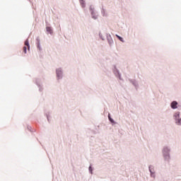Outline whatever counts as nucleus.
Segmentation results:
<instances>
[{
  "mask_svg": "<svg viewBox=\"0 0 181 181\" xmlns=\"http://www.w3.org/2000/svg\"><path fill=\"white\" fill-rule=\"evenodd\" d=\"M25 46H27L28 50L30 49V46H29V40H27L25 41Z\"/></svg>",
  "mask_w": 181,
  "mask_h": 181,
  "instance_id": "obj_3",
  "label": "nucleus"
},
{
  "mask_svg": "<svg viewBox=\"0 0 181 181\" xmlns=\"http://www.w3.org/2000/svg\"><path fill=\"white\" fill-rule=\"evenodd\" d=\"M23 52H24L25 54H26V52H27V50H28V47H26V46L23 47Z\"/></svg>",
  "mask_w": 181,
  "mask_h": 181,
  "instance_id": "obj_8",
  "label": "nucleus"
},
{
  "mask_svg": "<svg viewBox=\"0 0 181 181\" xmlns=\"http://www.w3.org/2000/svg\"><path fill=\"white\" fill-rule=\"evenodd\" d=\"M116 37L117 39H119V40H120V42H124V38H122V37H119L118 35H116Z\"/></svg>",
  "mask_w": 181,
  "mask_h": 181,
  "instance_id": "obj_5",
  "label": "nucleus"
},
{
  "mask_svg": "<svg viewBox=\"0 0 181 181\" xmlns=\"http://www.w3.org/2000/svg\"><path fill=\"white\" fill-rule=\"evenodd\" d=\"M175 118H176V121H177L176 122H177L179 125H181V119H179V113L176 114Z\"/></svg>",
  "mask_w": 181,
  "mask_h": 181,
  "instance_id": "obj_2",
  "label": "nucleus"
},
{
  "mask_svg": "<svg viewBox=\"0 0 181 181\" xmlns=\"http://www.w3.org/2000/svg\"><path fill=\"white\" fill-rule=\"evenodd\" d=\"M108 119H109V121H110V122L114 124V119H112V118H111V116L110 114L108 115Z\"/></svg>",
  "mask_w": 181,
  "mask_h": 181,
  "instance_id": "obj_7",
  "label": "nucleus"
},
{
  "mask_svg": "<svg viewBox=\"0 0 181 181\" xmlns=\"http://www.w3.org/2000/svg\"><path fill=\"white\" fill-rule=\"evenodd\" d=\"M60 74H62V71L60 70H57V77H60Z\"/></svg>",
  "mask_w": 181,
  "mask_h": 181,
  "instance_id": "obj_6",
  "label": "nucleus"
},
{
  "mask_svg": "<svg viewBox=\"0 0 181 181\" xmlns=\"http://www.w3.org/2000/svg\"><path fill=\"white\" fill-rule=\"evenodd\" d=\"M81 4L83 8H84L85 4H84V1L83 0H81Z\"/></svg>",
  "mask_w": 181,
  "mask_h": 181,
  "instance_id": "obj_9",
  "label": "nucleus"
},
{
  "mask_svg": "<svg viewBox=\"0 0 181 181\" xmlns=\"http://www.w3.org/2000/svg\"><path fill=\"white\" fill-rule=\"evenodd\" d=\"M89 170H91V167H89Z\"/></svg>",
  "mask_w": 181,
  "mask_h": 181,
  "instance_id": "obj_10",
  "label": "nucleus"
},
{
  "mask_svg": "<svg viewBox=\"0 0 181 181\" xmlns=\"http://www.w3.org/2000/svg\"><path fill=\"white\" fill-rule=\"evenodd\" d=\"M47 32H49V33H53V30H52L51 27H47Z\"/></svg>",
  "mask_w": 181,
  "mask_h": 181,
  "instance_id": "obj_4",
  "label": "nucleus"
},
{
  "mask_svg": "<svg viewBox=\"0 0 181 181\" xmlns=\"http://www.w3.org/2000/svg\"><path fill=\"white\" fill-rule=\"evenodd\" d=\"M171 108H173V110H176V108H177V102L176 101L172 102Z\"/></svg>",
  "mask_w": 181,
  "mask_h": 181,
  "instance_id": "obj_1",
  "label": "nucleus"
}]
</instances>
